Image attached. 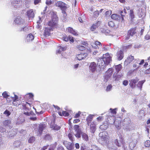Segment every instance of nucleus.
I'll return each mask as SVG.
<instances>
[{
    "mask_svg": "<svg viewBox=\"0 0 150 150\" xmlns=\"http://www.w3.org/2000/svg\"><path fill=\"white\" fill-rule=\"evenodd\" d=\"M58 18L57 16L52 18L51 20L49 21L48 23V25L50 26L51 29L57 28L58 26Z\"/></svg>",
    "mask_w": 150,
    "mask_h": 150,
    "instance_id": "1",
    "label": "nucleus"
},
{
    "mask_svg": "<svg viewBox=\"0 0 150 150\" xmlns=\"http://www.w3.org/2000/svg\"><path fill=\"white\" fill-rule=\"evenodd\" d=\"M103 133H102L101 139L103 141V143H105L107 144V146L108 147V149H114V146H111L110 143L109 141V137L108 135V134H107V135H103Z\"/></svg>",
    "mask_w": 150,
    "mask_h": 150,
    "instance_id": "2",
    "label": "nucleus"
},
{
    "mask_svg": "<svg viewBox=\"0 0 150 150\" xmlns=\"http://www.w3.org/2000/svg\"><path fill=\"white\" fill-rule=\"evenodd\" d=\"M46 126L45 124L40 123L39 125L38 128H35L34 131L37 136H40L42 134L43 130L45 128Z\"/></svg>",
    "mask_w": 150,
    "mask_h": 150,
    "instance_id": "3",
    "label": "nucleus"
},
{
    "mask_svg": "<svg viewBox=\"0 0 150 150\" xmlns=\"http://www.w3.org/2000/svg\"><path fill=\"white\" fill-rule=\"evenodd\" d=\"M137 27L130 28L127 31V36L126 37L125 39H129L130 36L132 37L137 33Z\"/></svg>",
    "mask_w": 150,
    "mask_h": 150,
    "instance_id": "4",
    "label": "nucleus"
},
{
    "mask_svg": "<svg viewBox=\"0 0 150 150\" xmlns=\"http://www.w3.org/2000/svg\"><path fill=\"white\" fill-rule=\"evenodd\" d=\"M109 63H107L106 62V61L103 59L102 58L100 59L97 63L99 67L100 68H104V67L106 66V65H108Z\"/></svg>",
    "mask_w": 150,
    "mask_h": 150,
    "instance_id": "5",
    "label": "nucleus"
},
{
    "mask_svg": "<svg viewBox=\"0 0 150 150\" xmlns=\"http://www.w3.org/2000/svg\"><path fill=\"white\" fill-rule=\"evenodd\" d=\"M63 144L69 150H73L74 149V144L64 140L63 142Z\"/></svg>",
    "mask_w": 150,
    "mask_h": 150,
    "instance_id": "6",
    "label": "nucleus"
},
{
    "mask_svg": "<svg viewBox=\"0 0 150 150\" xmlns=\"http://www.w3.org/2000/svg\"><path fill=\"white\" fill-rule=\"evenodd\" d=\"M22 109L23 110L26 112H29L31 110V104L28 102L23 103L22 104Z\"/></svg>",
    "mask_w": 150,
    "mask_h": 150,
    "instance_id": "7",
    "label": "nucleus"
},
{
    "mask_svg": "<svg viewBox=\"0 0 150 150\" xmlns=\"http://www.w3.org/2000/svg\"><path fill=\"white\" fill-rule=\"evenodd\" d=\"M134 59V56L130 55L127 57L126 59L124 62V65L126 66L128 65L131 63Z\"/></svg>",
    "mask_w": 150,
    "mask_h": 150,
    "instance_id": "8",
    "label": "nucleus"
},
{
    "mask_svg": "<svg viewBox=\"0 0 150 150\" xmlns=\"http://www.w3.org/2000/svg\"><path fill=\"white\" fill-rule=\"evenodd\" d=\"M14 22L17 24L21 25L25 23V21L24 19H22L20 16H18L16 18Z\"/></svg>",
    "mask_w": 150,
    "mask_h": 150,
    "instance_id": "9",
    "label": "nucleus"
},
{
    "mask_svg": "<svg viewBox=\"0 0 150 150\" xmlns=\"http://www.w3.org/2000/svg\"><path fill=\"white\" fill-rule=\"evenodd\" d=\"M102 58L106 61L107 63H110L111 60V57L108 53L103 54Z\"/></svg>",
    "mask_w": 150,
    "mask_h": 150,
    "instance_id": "10",
    "label": "nucleus"
},
{
    "mask_svg": "<svg viewBox=\"0 0 150 150\" xmlns=\"http://www.w3.org/2000/svg\"><path fill=\"white\" fill-rule=\"evenodd\" d=\"M88 56L87 53H81L80 54L76 55V58L79 60L83 59L86 58Z\"/></svg>",
    "mask_w": 150,
    "mask_h": 150,
    "instance_id": "11",
    "label": "nucleus"
},
{
    "mask_svg": "<svg viewBox=\"0 0 150 150\" xmlns=\"http://www.w3.org/2000/svg\"><path fill=\"white\" fill-rule=\"evenodd\" d=\"M97 65L94 62H93L91 63L89 66V69L92 72L95 71L97 69Z\"/></svg>",
    "mask_w": 150,
    "mask_h": 150,
    "instance_id": "12",
    "label": "nucleus"
},
{
    "mask_svg": "<svg viewBox=\"0 0 150 150\" xmlns=\"http://www.w3.org/2000/svg\"><path fill=\"white\" fill-rule=\"evenodd\" d=\"M117 56L118 60L120 61L123 59L124 57L123 51L120 50L117 52Z\"/></svg>",
    "mask_w": 150,
    "mask_h": 150,
    "instance_id": "13",
    "label": "nucleus"
},
{
    "mask_svg": "<svg viewBox=\"0 0 150 150\" xmlns=\"http://www.w3.org/2000/svg\"><path fill=\"white\" fill-rule=\"evenodd\" d=\"M50 28L45 27L44 33V35L45 37H47L50 35V31L53 30Z\"/></svg>",
    "mask_w": 150,
    "mask_h": 150,
    "instance_id": "14",
    "label": "nucleus"
},
{
    "mask_svg": "<svg viewBox=\"0 0 150 150\" xmlns=\"http://www.w3.org/2000/svg\"><path fill=\"white\" fill-rule=\"evenodd\" d=\"M139 79H132L130 81L129 85L132 88H134L135 86V84L138 81Z\"/></svg>",
    "mask_w": 150,
    "mask_h": 150,
    "instance_id": "15",
    "label": "nucleus"
},
{
    "mask_svg": "<svg viewBox=\"0 0 150 150\" xmlns=\"http://www.w3.org/2000/svg\"><path fill=\"white\" fill-rule=\"evenodd\" d=\"M27 15L30 18H33L35 16L34 13L33 9H31L27 12Z\"/></svg>",
    "mask_w": 150,
    "mask_h": 150,
    "instance_id": "16",
    "label": "nucleus"
},
{
    "mask_svg": "<svg viewBox=\"0 0 150 150\" xmlns=\"http://www.w3.org/2000/svg\"><path fill=\"white\" fill-rule=\"evenodd\" d=\"M94 43V44L92 45V46L95 49H97L99 48V47H102L101 43L99 41H96Z\"/></svg>",
    "mask_w": 150,
    "mask_h": 150,
    "instance_id": "17",
    "label": "nucleus"
},
{
    "mask_svg": "<svg viewBox=\"0 0 150 150\" xmlns=\"http://www.w3.org/2000/svg\"><path fill=\"white\" fill-rule=\"evenodd\" d=\"M93 116V115L90 114L86 118L87 124L88 126L89 125L90 123L92 121Z\"/></svg>",
    "mask_w": 150,
    "mask_h": 150,
    "instance_id": "18",
    "label": "nucleus"
},
{
    "mask_svg": "<svg viewBox=\"0 0 150 150\" xmlns=\"http://www.w3.org/2000/svg\"><path fill=\"white\" fill-rule=\"evenodd\" d=\"M113 73L112 69L109 68L107 71H106L105 73V75L107 77H109L111 76Z\"/></svg>",
    "mask_w": 150,
    "mask_h": 150,
    "instance_id": "19",
    "label": "nucleus"
},
{
    "mask_svg": "<svg viewBox=\"0 0 150 150\" xmlns=\"http://www.w3.org/2000/svg\"><path fill=\"white\" fill-rule=\"evenodd\" d=\"M67 30L68 32L74 35H77L78 34H77L76 32L72 28L69 27L67 28Z\"/></svg>",
    "mask_w": 150,
    "mask_h": 150,
    "instance_id": "20",
    "label": "nucleus"
},
{
    "mask_svg": "<svg viewBox=\"0 0 150 150\" xmlns=\"http://www.w3.org/2000/svg\"><path fill=\"white\" fill-rule=\"evenodd\" d=\"M116 117L115 115L109 116L107 118V120L108 121L112 122H115V121Z\"/></svg>",
    "mask_w": 150,
    "mask_h": 150,
    "instance_id": "21",
    "label": "nucleus"
},
{
    "mask_svg": "<svg viewBox=\"0 0 150 150\" xmlns=\"http://www.w3.org/2000/svg\"><path fill=\"white\" fill-rule=\"evenodd\" d=\"M90 129L91 131L94 133L96 129V125L93 122H91L90 125Z\"/></svg>",
    "mask_w": 150,
    "mask_h": 150,
    "instance_id": "22",
    "label": "nucleus"
},
{
    "mask_svg": "<svg viewBox=\"0 0 150 150\" xmlns=\"http://www.w3.org/2000/svg\"><path fill=\"white\" fill-rule=\"evenodd\" d=\"M58 113L59 115L60 116L67 117L69 115V114L68 112L65 111H63L62 113H61V112L59 111L58 112Z\"/></svg>",
    "mask_w": 150,
    "mask_h": 150,
    "instance_id": "23",
    "label": "nucleus"
},
{
    "mask_svg": "<svg viewBox=\"0 0 150 150\" xmlns=\"http://www.w3.org/2000/svg\"><path fill=\"white\" fill-rule=\"evenodd\" d=\"M136 144V142L132 141L130 143L129 147L130 149L131 150H133L134 148L135 147Z\"/></svg>",
    "mask_w": 150,
    "mask_h": 150,
    "instance_id": "24",
    "label": "nucleus"
},
{
    "mask_svg": "<svg viewBox=\"0 0 150 150\" xmlns=\"http://www.w3.org/2000/svg\"><path fill=\"white\" fill-rule=\"evenodd\" d=\"M11 121L10 120H6L4 121L3 124L4 126H8L11 124Z\"/></svg>",
    "mask_w": 150,
    "mask_h": 150,
    "instance_id": "25",
    "label": "nucleus"
},
{
    "mask_svg": "<svg viewBox=\"0 0 150 150\" xmlns=\"http://www.w3.org/2000/svg\"><path fill=\"white\" fill-rule=\"evenodd\" d=\"M67 49V47H62L61 46H59V48L58 51H57V53H60L62 51H64Z\"/></svg>",
    "mask_w": 150,
    "mask_h": 150,
    "instance_id": "26",
    "label": "nucleus"
},
{
    "mask_svg": "<svg viewBox=\"0 0 150 150\" xmlns=\"http://www.w3.org/2000/svg\"><path fill=\"white\" fill-rule=\"evenodd\" d=\"M34 38V37L31 34H29L27 37V40L28 41H32Z\"/></svg>",
    "mask_w": 150,
    "mask_h": 150,
    "instance_id": "27",
    "label": "nucleus"
},
{
    "mask_svg": "<svg viewBox=\"0 0 150 150\" xmlns=\"http://www.w3.org/2000/svg\"><path fill=\"white\" fill-rule=\"evenodd\" d=\"M115 69L116 71L117 72H119L122 69V65L120 64L115 66Z\"/></svg>",
    "mask_w": 150,
    "mask_h": 150,
    "instance_id": "28",
    "label": "nucleus"
},
{
    "mask_svg": "<svg viewBox=\"0 0 150 150\" xmlns=\"http://www.w3.org/2000/svg\"><path fill=\"white\" fill-rule=\"evenodd\" d=\"M82 137L83 139L86 141L88 140V135L86 133H83L82 134Z\"/></svg>",
    "mask_w": 150,
    "mask_h": 150,
    "instance_id": "29",
    "label": "nucleus"
},
{
    "mask_svg": "<svg viewBox=\"0 0 150 150\" xmlns=\"http://www.w3.org/2000/svg\"><path fill=\"white\" fill-rule=\"evenodd\" d=\"M64 3L61 1H58L56 4L57 6L62 8H64Z\"/></svg>",
    "mask_w": 150,
    "mask_h": 150,
    "instance_id": "30",
    "label": "nucleus"
},
{
    "mask_svg": "<svg viewBox=\"0 0 150 150\" xmlns=\"http://www.w3.org/2000/svg\"><path fill=\"white\" fill-rule=\"evenodd\" d=\"M145 81V80L144 81H139V82L137 84V86L138 87L140 88V89H141L142 88V86L143 84L144 83Z\"/></svg>",
    "mask_w": 150,
    "mask_h": 150,
    "instance_id": "31",
    "label": "nucleus"
},
{
    "mask_svg": "<svg viewBox=\"0 0 150 150\" xmlns=\"http://www.w3.org/2000/svg\"><path fill=\"white\" fill-rule=\"evenodd\" d=\"M111 18L114 20H117L118 19V18H119V16L116 14H112L111 16Z\"/></svg>",
    "mask_w": 150,
    "mask_h": 150,
    "instance_id": "32",
    "label": "nucleus"
},
{
    "mask_svg": "<svg viewBox=\"0 0 150 150\" xmlns=\"http://www.w3.org/2000/svg\"><path fill=\"white\" fill-rule=\"evenodd\" d=\"M76 47L78 50L80 51H83L86 49L85 47L82 45H77L76 46Z\"/></svg>",
    "mask_w": 150,
    "mask_h": 150,
    "instance_id": "33",
    "label": "nucleus"
},
{
    "mask_svg": "<svg viewBox=\"0 0 150 150\" xmlns=\"http://www.w3.org/2000/svg\"><path fill=\"white\" fill-rule=\"evenodd\" d=\"M129 16L131 20H133L135 17V16L134 13V12L132 10L130 11Z\"/></svg>",
    "mask_w": 150,
    "mask_h": 150,
    "instance_id": "34",
    "label": "nucleus"
},
{
    "mask_svg": "<svg viewBox=\"0 0 150 150\" xmlns=\"http://www.w3.org/2000/svg\"><path fill=\"white\" fill-rule=\"evenodd\" d=\"M97 24L98 23H97L95 24H93L91 27V30L92 31L95 30L97 27Z\"/></svg>",
    "mask_w": 150,
    "mask_h": 150,
    "instance_id": "35",
    "label": "nucleus"
},
{
    "mask_svg": "<svg viewBox=\"0 0 150 150\" xmlns=\"http://www.w3.org/2000/svg\"><path fill=\"white\" fill-rule=\"evenodd\" d=\"M68 136L71 141L72 142H73L74 140V139L73 137L72 134H71L69 133L68 134Z\"/></svg>",
    "mask_w": 150,
    "mask_h": 150,
    "instance_id": "36",
    "label": "nucleus"
},
{
    "mask_svg": "<svg viewBox=\"0 0 150 150\" xmlns=\"http://www.w3.org/2000/svg\"><path fill=\"white\" fill-rule=\"evenodd\" d=\"M108 127V125H102L100 126V128L102 130H105L107 129Z\"/></svg>",
    "mask_w": 150,
    "mask_h": 150,
    "instance_id": "37",
    "label": "nucleus"
},
{
    "mask_svg": "<svg viewBox=\"0 0 150 150\" xmlns=\"http://www.w3.org/2000/svg\"><path fill=\"white\" fill-rule=\"evenodd\" d=\"M35 140V138L34 137H30L28 139V142L29 143H33Z\"/></svg>",
    "mask_w": 150,
    "mask_h": 150,
    "instance_id": "38",
    "label": "nucleus"
},
{
    "mask_svg": "<svg viewBox=\"0 0 150 150\" xmlns=\"http://www.w3.org/2000/svg\"><path fill=\"white\" fill-rule=\"evenodd\" d=\"M52 128L54 130H58L60 129V127L56 125H54L52 126Z\"/></svg>",
    "mask_w": 150,
    "mask_h": 150,
    "instance_id": "39",
    "label": "nucleus"
},
{
    "mask_svg": "<svg viewBox=\"0 0 150 150\" xmlns=\"http://www.w3.org/2000/svg\"><path fill=\"white\" fill-rule=\"evenodd\" d=\"M144 145L146 147H149L150 146V141L147 140L144 143Z\"/></svg>",
    "mask_w": 150,
    "mask_h": 150,
    "instance_id": "40",
    "label": "nucleus"
},
{
    "mask_svg": "<svg viewBox=\"0 0 150 150\" xmlns=\"http://www.w3.org/2000/svg\"><path fill=\"white\" fill-rule=\"evenodd\" d=\"M13 104L16 106H18L20 104V102L19 101L13 100Z\"/></svg>",
    "mask_w": 150,
    "mask_h": 150,
    "instance_id": "41",
    "label": "nucleus"
},
{
    "mask_svg": "<svg viewBox=\"0 0 150 150\" xmlns=\"http://www.w3.org/2000/svg\"><path fill=\"white\" fill-rule=\"evenodd\" d=\"M28 30V27L27 26H25L24 28H21V29L19 30V31L20 32H21L22 31L26 32Z\"/></svg>",
    "mask_w": 150,
    "mask_h": 150,
    "instance_id": "42",
    "label": "nucleus"
},
{
    "mask_svg": "<svg viewBox=\"0 0 150 150\" xmlns=\"http://www.w3.org/2000/svg\"><path fill=\"white\" fill-rule=\"evenodd\" d=\"M2 95L3 96L4 98H8V97L9 96L8 95L6 91L2 93Z\"/></svg>",
    "mask_w": 150,
    "mask_h": 150,
    "instance_id": "43",
    "label": "nucleus"
},
{
    "mask_svg": "<svg viewBox=\"0 0 150 150\" xmlns=\"http://www.w3.org/2000/svg\"><path fill=\"white\" fill-rule=\"evenodd\" d=\"M99 15V13L98 11H95L93 13V16L95 18L98 16Z\"/></svg>",
    "mask_w": 150,
    "mask_h": 150,
    "instance_id": "44",
    "label": "nucleus"
},
{
    "mask_svg": "<svg viewBox=\"0 0 150 150\" xmlns=\"http://www.w3.org/2000/svg\"><path fill=\"white\" fill-rule=\"evenodd\" d=\"M112 11L111 10L107 11L105 13V15L106 17L110 16L112 14Z\"/></svg>",
    "mask_w": 150,
    "mask_h": 150,
    "instance_id": "45",
    "label": "nucleus"
},
{
    "mask_svg": "<svg viewBox=\"0 0 150 150\" xmlns=\"http://www.w3.org/2000/svg\"><path fill=\"white\" fill-rule=\"evenodd\" d=\"M81 132L80 131L78 130L77 131L76 133L75 134V136L76 137L79 138L81 137Z\"/></svg>",
    "mask_w": 150,
    "mask_h": 150,
    "instance_id": "46",
    "label": "nucleus"
},
{
    "mask_svg": "<svg viewBox=\"0 0 150 150\" xmlns=\"http://www.w3.org/2000/svg\"><path fill=\"white\" fill-rule=\"evenodd\" d=\"M108 25L110 27L112 28L114 26V23L112 21H110L108 22Z\"/></svg>",
    "mask_w": 150,
    "mask_h": 150,
    "instance_id": "47",
    "label": "nucleus"
},
{
    "mask_svg": "<svg viewBox=\"0 0 150 150\" xmlns=\"http://www.w3.org/2000/svg\"><path fill=\"white\" fill-rule=\"evenodd\" d=\"M115 143V144L118 147H120L121 146V145L118 142V140L117 139H115L114 141Z\"/></svg>",
    "mask_w": 150,
    "mask_h": 150,
    "instance_id": "48",
    "label": "nucleus"
},
{
    "mask_svg": "<svg viewBox=\"0 0 150 150\" xmlns=\"http://www.w3.org/2000/svg\"><path fill=\"white\" fill-rule=\"evenodd\" d=\"M115 143V144L118 147H120L121 146V145L118 142V140L117 139H115L114 141Z\"/></svg>",
    "mask_w": 150,
    "mask_h": 150,
    "instance_id": "49",
    "label": "nucleus"
},
{
    "mask_svg": "<svg viewBox=\"0 0 150 150\" xmlns=\"http://www.w3.org/2000/svg\"><path fill=\"white\" fill-rule=\"evenodd\" d=\"M112 85L111 84L109 85L108 86H107L106 91H108L111 90V88H112Z\"/></svg>",
    "mask_w": 150,
    "mask_h": 150,
    "instance_id": "50",
    "label": "nucleus"
},
{
    "mask_svg": "<svg viewBox=\"0 0 150 150\" xmlns=\"http://www.w3.org/2000/svg\"><path fill=\"white\" fill-rule=\"evenodd\" d=\"M4 114L8 117L11 114V112L8 110H6L4 112Z\"/></svg>",
    "mask_w": 150,
    "mask_h": 150,
    "instance_id": "51",
    "label": "nucleus"
},
{
    "mask_svg": "<svg viewBox=\"0 0 150 150\" xmlns=\"http://www.w3.org/2000/svg\"><path fill=\"white\" fill-rule=\"evenodd\" d=\"M116 110V109H112V108H110V110H111V112L114 115H115L116 114L117 112Z\"/></svg>",
    "mask_w": 150,
    "mask_h": 150,
    "instance_id": "52",
    "label": "nucleus"
},
{
    "mask_svg": "<svg viewBox=\"0 0 150 150\" xmlns=\"http://www.w3.org/2000/svg\"><path fill=\"white\" fill-rule=\"evenodd\" d=\"M41 2V0H34V4L35 5L38 4Z\"/></svg>",
    "mask_w": 150,
    "mask_h": 150,
    "instance_id": "53",
    "label": "nucleus"
},
{
    "mask_svg": "<svg viewBox=\"0 0 150 150\" xmlns=\"http://www.w3.org/2000/svg\"><path fill=\"white\" fill-rule=\"evenodd\" d=\"M81 114V112L80 111L78 112L77 113H76L75 115V116H74V118H76L79 117L80 116Z\"/></svg>",
    "mask_w": 150,
    "mask_h": 150,
    "instance_id": "54",
    "label": "nucleus"
},
{
    "mask_svg": "<svg viewBox=\"0 0 150 150\" xmlns=\"http://www.w3.org/2000/svg\"><path fill=\"white\" fill-rule=\"evenodd\" d=\"M68 39L71 42H74V40L73 38L71 36H69L68 37Z\"/></svg>",
    "mask_w": 150,
    "mask_h": 150,
    "instance_id": "55",
    "label": "nucleus"
},
{
    "mask_svg": "<svg viewBox=\"0 0 150 150\" xmlns=\"http://www.w3.org/2000/svg\"><path fill=\"white\" fill-rule=\"evenodd\" d=\"M79 126L78 125H75L74 126V129L76 131H77L79 130Z\"/></svg>",
    "mask_w": 150,
    "mask_h": 150,
    "instance_id": "56",
    "label": "nucleus"
},
{
    "mask_svg": "<svg viewBox=\"0 0 150 150\" xmlns=\"http://www.w3.org/2000/svg\"><path fill=\"white\" fill-rule=\"evenodd\" d=\"M132 45L131 44L129 45H128L124 46V48L126 49H130L132 47Z\"/></svg>",
    "mask_w": 150,
    "mask_h": 150,
    "instance_id": "57",
    "label": "nucleus"
},
{
    "mask_svg": "<svg viewBox=\"0 0 150 150\" xmlns=\"http://www.w3.org/2000/svg\"><path fill=\"white\" fill-rule=\"evenodd\" d=\"M53 107L55 108V110L56 112L58 110H59L60 109V108L57 105H53Z\"/></svg>",
    "mask_w": 150,
    "mask_h": 150,
    "instance_id": "58",
    "label": "nucleus"
},
{
    "mask_svg": "<svg viewBox=\"0 0 150 150\" xmlns=\"http://www.w3.org/2000/svg\"><path fill=\"white\" fill-rule=\"evenodd\" d=\"M52 3L51 0H46V4L47 5H50Z\"/></svg>",
    "mask_w": 150,
    "mask_h": 150,
    "instance_id": "59",
    "label": "nucleus"
},
{
    "mask_svg": "<svg viewBox=\"0 0 150 150\" xmlns=\"http://www.w3.org/2000/svg\"><path fill=\"white\" fill-rule=\"evenodd\" d=\"M18 96L16 95H14V97L13 98V100L19 101L18 100Z\"/></svg>",
    "mask_w": 150,
    "mask_h": 150,
    "instance_id": "60",
    "label": "nucleus"
},
{
    "mask_svg": "<svg viewBox=\"0 0 150 150\" xmlns=\"http://www.w3.org/2000/svg\"><path fill=\"white\" fill-rule=\"evenodd\" d=\"M63 38L64 40L66 42H67L69 40L68 38L66 35L63 36Z\"/></svg>",
    "mask_w": 150,
    "mask_h": 150,
    "instance_id": "61",
    "label": "nucleus"
},
{
    "mask_svg": "<svg viewBox=\"0 0 150 150\" xmlns=\"http://www.w3.org/2000/svg\"><path fill=\"white\" fill-rule=\"evenodd\" d=\"M49 146V145H48L44 146L40 150H45L48 148Z\"/></svg>",
    "mask_w": 150,
    "mask_h": 150,
    "instance_id": "62",
    "label": "nucleus"
},
{
    "mask_svg": "<svg viewBox=\"0 0 150 150\" xmlns=\"http://www.w3.org/2000/svg\"><path fill=\"white\" fill-rule=\"evenodd\" d=\"M128 83V81L127 80H125L123 82V84L125 86H127Z\"/></svg>",
    "mask_w": 150,
    "mask_h": 150,
    "instance_id": "63",
    "label": "nucleus"
},
{
    "mask_svg": "<svg viewBox=\"0 0 150 150\" xmlns=\"http://www.w3.org/2000/svg\"><path fill=\"white\" fill-rule=\"evenodd\" d=\"M57 150H64V149L62 146H60L57 148Z\"/></svg>",
    "mask_w": 150,
    "mask_h": 150,
    "instance_id": "64",
    "label": "nucleus"
}]
</instances>
